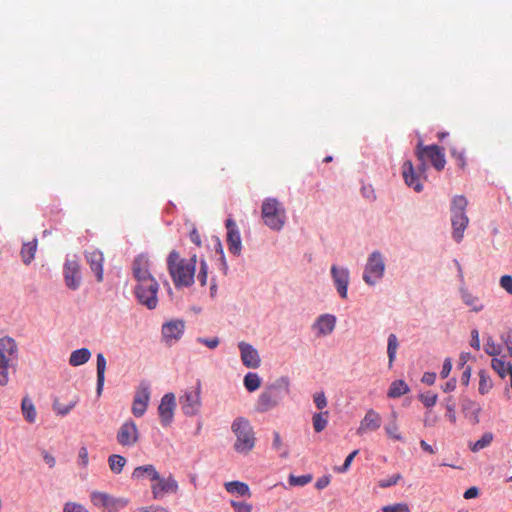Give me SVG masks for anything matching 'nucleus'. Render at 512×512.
<instances>
[{
  "mask_svg": "<svg viewBox=\"0 0 512 512\" xmlns=\"http://www.w3.org/2000/svg\"><path fill=\"white\" fill-rule=\"evenodd\" d=\"M385 431H386L387 435L394 440H397V441L404 440L402 435L400 433H398V427H397L396 423H392V424L385 426Z\"/></svg>",
  "mask_w": 512,
  "mask_h": 512,
  "instance_id": "obj_55",
  "label": "nucleus"
},
{
  "mask_svg": "<svg viewBox=\"0 0 512 512\" xmlns=\"http://www.w3.org/2000/svg\"><path fill=\"white\" fill-rule=\"evenodd\" d=\"M492 439L493 436L491 433H484L479 440L473 443V445L471 446V450L477 452L484 449L491 443Z\"/></svg>",
  "mask_w": 512,
  "mask_h": 512,
  "instance_id": "obj_45",
  "label": "nucleus"
},
{
  "mask_svg": "<svg viewBox=\"0 0 512 512\" xmlns=\"http://www.w3.org/2000/svg\"><path fill=\"white\" fill-rule=\"evenodd\" d=\"M491 366L502 379L509 375V385L512 387V363L495 356L492 358Z\"/></svg>",
  "mask_w": 512,
  "mask_h": 512,
  "instance_id": "obj_27",
  "label": "nucleus"
},
{
  "mask_svg": "<svg viewBox=\"0 0 512 512\" xmlns=\"http://www.w3.org/2000/svg\"><path fill=\"white\" fill-rule=\"evenodd\" d=\"M21 410L25 420L29 423H34L36 420V410L32 400L29 397H24L21 402Z\"/></svg>",
  "mask_w": 512,
  "mask_h": 512,
  "instance_id": "obj_33",
  "label": "nucleus"
},
{
  "mask_svg": "<svg viewBox=\"0 0 512 512\" xmlns=\"http://www.w3.org/2000/svg\"><path fill=\"white\" fill-rule=\"evenodd\" d=\"M382 418L374 409H369L364 418L360 422V427L357 433L361 434L362 431H376L381 427Z\"/></svg>",
  "mask_w": 512,
  "mask_h": 512,
  "instance_id": "obj_24",
  "label": "nucleus"
},
{
  "mask_svg": "<svg viewBox=\"0 0 512 512\" xmlns=\"http://www.w3.org/2000/svg\"><path fill=\"white\" fill-rule=\"evenodd\" d=\"M382 512H410V508L406 503H395L381 507Z\"/></svg>",
  "mask_w": 512,
  "mask_h": 512,
  "instance_id": "obj_50",
  "label": "nucleus"
},
{
  "mask_svg": "<svg viewBox=\"0 0 512 512\" xmlns=\"http://www.w3.org/2000/svg\"><path fill=\"white\" fill-rule=\"evenodd\" d=\"M418 172H416L411 160H406L402 165V174L405 184L412 188L415 192L420 193L423 191V184L420 181V173H425L427 165L426 160L420 161Z\"/></svg>",
  "mask_w": 512,
  "mask_h": 512,
  "instance_id": "obj_10",
  "label": "nucleus"
},
{
  "mask_svg": "<svg viewBox=\"0 0 512 512\" xmlns=\"http://www.w3.org/2000/svg\"><path fill=\"white\" fill-rule=\"evenodd\" d=\"M410 391L407 383L402 379L394 380L388 389L387 396L392 399L401 397Z\"/></svg>",
  "mask_w": 512,
  "mask_h": 512,
  "instance_id": "obj_31",
  "label": "nucleus"
},
{
  "mask_svg": "<svg viewBox=\"0 0 512 512\" xmlns=\"http://www.w3.org/2000/svg\"><path fill=\"white\" fill-rule=\"evenodd\" d=\"M116 439L121 446H133L139 439V432L136 423L132 419L126 420L120 426Z\"/></svg>",
  "mask_w": 512,
  "mask_h": 512,
  "instance_id": "obj_17",
  "label": "nucleus"
},
{
  "mask_svg": "<svg viewBox=\"0 0 512 512\" xmlns=\"http://www.w3.org/2000/svg\"><path fill=\"white\" fill-rule=\"evenodd\" d=\"M91 501L95 506L103 507L108 512H117L126 505V501L98 491L91 493Z\"/></svg>",
  "mask_w": 512,
  "mask_h": 512,
  "instance_id": "obj_19",
  "label": "nucleus"
},
{
  "mask_svg": "<svg viewBox=\"0 0 512 512\" xmlns=\"http://www.w3.org/2000/svg\"><path fill=\"white\" fill-rule=\"evenodd\" d=\"M231 430L236 436L234 450L241 454L249 453L255 446V432L250 421L242 416L236 417L231 425Z\"/></svg>",
  "mask_w": 512,
  "mask_h": 512,
  "instance_id": "obj_3",
  "label": "nucleus"
},
{
  "mask_svg": "<svg viewBox=\"0 0 512 512\" xmlns=\"http://www.w3.org/2000/svg\"><path fill=\"white\" fill-rule=\"evenodd\" d=\"M148 404L149 403H146L144 401L142 402L140 399L133 398L132 408H131L132 414L137 418L142 417L147 410Z\"/></svg>",
  "mask_w": 512,
  "mask_h": 512,
  "instance_id": "obj_44",
  "label": "nucleus"
},
{
  "mask_svg": "<svg viewBox=\"0 0 512 512\" xmlns=\"http://www.w3.org/2000/svg\"><path fill=\"white\" fill-rule=\"evenodd\" d=\"M399 347L397 336L391 333L387 339V355H388V367L392 368L393 363L396 359L397 349Z\"/></svg>",
  "mask_w": 512,
  "mask_h": 512,
  "instance_id": "obj_34",
  "label": "nucleus"
},
{
  "mask_svg": "<svg viewBox=\"0 0 512 512\" xmlns=\"http://www.w3.org/2000/svg\"><path fill=\"white\" fill-rule=\"evenodd\" d=\"M330 273L338 295L342 299H346L350 282V272L348 268L334 264L331 266Z\"/></svg>",
  "mask_w": 512,
  "mask_h": 512,
  "instance_id": "obj_15",
  "label": "nucleus"
},
{
  "mask_svg": "<svg viewBox=\"0 0 512 512\" xmlns=\"http://www.w3.org/2000/svg\"><path fill=\"white\" fill-rule=\"evenodd\" d=\"M238 348L245 367L256 369L260 366L259 353L251 344L241 341L238 343Z\"/></svg>",
  "mask_w": 512,
  "mask_h": 512,
  "instance_id": "obj_20",
  "label": "nucleus"
},
{
  "mask_svg": "<svg viewBox=\"0 0 512 512\" xmlns=\"http://www.w3.org/2000/svg\"><path fill=\"white\" fill-rule=\"evenodd\" d=\"M91 352L88 348H80L72 351L69 357V364L78 367L89 361Z\"/></svg>",
  "mask_w": 512,
  "mask_h": 512,
  "instance_id": "obj_29",
  "label": "nucleus"
},
{
  "mask_svg": "<svg viewBox=\"0 0 512 512\" xmlns=\"http://www.w3.org/2000/svg\"><path fill=\"white\" fill-rule=\"evenodd\" d=\"M261 216L264 224L271 230L280 231L286 221V211L277 198L267 197L261 206Z\"/></svg>",
  "mask_w": 512,
  "mask_h": 512,
  "instance_id": "obj_4",
  "label": "nucleus"
},
{
  "mask_svg": "<svg viewBox=\"0 0 512 512\" xmlns=\"http://www.w3.org/2000/svg\"><path fill=\"white\" fill-rule=\"evenodd\" d=\"M152 494L154 499H161L166 493H174L178 489L177 481L170 475L168 478L161 477L152 485Z\"/></svg>",
  "mask_w": 512,
  "mask_h": 512,
  "instance_id": "obj_21",
  "label": "nucleus"
},
{
  "mask_svg": "<svg viewBox=\"0 0 512 512\" xmlns=\"http://www.w3.org/2000/svg\"><path fill=\"white\" fill-rule=\"evenodd\" d=\"M211 245L213 246V250L215 251L216 257L220 256L221 254H225L221 239L218 236L213 235L211 237Z\"/></svg>",
  "mask_w": 512,
  "mask_h": 512,
  "instance_id": "obj_60",
  "label": "nucleus"
},
{
  "mask_svg": "<svg viewBox=\"0 0 512 512\" xmlns=\"http://www.w3.org/2000/svg\"><path fill=\"white\" fill-rule=\"evenodd\" d=\"M132 275L136 282L155 278L151 273V262L147 253H140L133 259Z\"/></svg>",
  "mask_w": 512,
  "mask_h": 512,
  "instance_id": "obj_14",
  "label": "nucleus"
},
{
  "mask_svg": "<svg viewBox=\"0 0 512 512\" xmlns=\"http://www.w3.org/2000/svg\"><path fill=\"white\" fill-rule=\"evenodd\" d=\"M261 378L260 376L255 372H248L243 379V384L245 389L252 393L255 392L259 387L261 386Z\"/></svg>",
  "mask_w": 512,
  "mask_h": 512,
  "instance_id": "obj_35",
  "label": "nucleus"
},
{
  "mask_svg": "<svg viewBox=\"0 0 512 512\" xmlns=\"http://www.w3.org/2000/svg\"><path fill=\"white\" fill-rule=\"evenodd\" d=\"M450 154L457 161V165L460 169H464L466 167L467 161L464 149L458 150L453 147L450 149Z\"/></svg>",
  "mask_w": 512,
  "mask_h": 512,
  "instance_id": "obj_46",
  "label": "nucleus"
},
{
  "mask_svg": "<svg viewBox=\"0 0 512 512\" xmlns=\"http://www.w3.org/2000/svg\"><path fill=\"white\" fill-rule=\"evenodd\" d=\"M227 492L236 494L241 497H250L251 492L249 486L241 481H229L224 484Z\"/></svg>",
  "mask_w": 512,
  "mask_h": 512,
  "instance_id": "obj_30",
  "label": "nucleus"
},
{
  "mask_svg": "<svg viewBox=\"0 0 512 512\" xmlns=\"http://www.w3.org/2000/svg\"><path fill=\"white\" fill-rule=\"evenodd\" d=\"M230 505L235 512H252L253 506L244 501L231 500Z\"/></svg>",
  "mask_w": 512,
  "mask_h": 512,
  "instance_id": "obj_52",
  "label": "nucleus"
},
{
  "mask_svg": "<svg viewBox=\"0 0 512 512\" xmlns=\"http://www.w3.org/2000/svg\"><path fill=\"white\" fill-rule=\"evenodd\" d=\"M151 397L150 383L146 380H142L135 392L134 398L140 399L142 402L149 403Z\"/></svg>",
  "mask_w": 512,
  "mask_h": 512,
  "instance_id": "obj_41",
  "label": "nucleus"
},
{
  "mask_svg": "<svg viewBox=\"0 0 512 512\" xmlns=\"http://www.w3.org/2000/svg\"><path fill=\"white\" fill-rule=\"evenodd\" d=\"M175 408V395L171 392L164 394L158 406L159 419L163 427H168L173 422Z\"/></svg>",
  "mask_w": 512,
  "mask_h": 512,
  "instance_id": "obj_18",
  "label": "nucleus"
},
{
  "mask_svg": "<svg viewBox=\"0 0 512 512\" xmlns=\"http://www.w3.org/2000/svg\"><path fill=\"white\" fill-rule=\"evenodd\" d=\"M208 277V264L204 259L200 260V268L197 275V280L199 281L201 286H205L207 283Z\"/></svg>",
  "mask_w": 512,
  "mask_h": 512,
  "instance_id": "obj_51",
  "label": "nucleus"
},
{
  "mask_svg": "<svg viewBox=\"0 0 512 512\" xmlns=\"http://www.w3.org/2000/svg\"><path fill=\"white\" fill-rule=\"evenodd\" d=\"M159 283L155 278L137 282L133 288V294L137 302L149 310L158 306Z\"/></svg>",
  "mask_w": 512,
  "mask_h": 512,
  "instance_id": "obj_6",
  "label": "nucleus"
},
{
  "mask_svg": "<svg viewBox=\"0 0 512 512\" xmlns=\"http://www.w3.org/2000/svg\"><path fill=\"white\" fill-rule=\"evenodd\" d=\"M484 350L488 355L495 357L501 354L502 345L495 343L489 336L484 344Z\"/></svg>",
  "mask_w": 512,
  "mask_h": 512,
  "instance_id": "obj_42",
  "label": "nucleus"
},
{
  "mask_svg": "<svg viewBox=\"0 0 512 512\" xmlns=\"http://www.w3.org/2000/svg\"><path fill=\"white\" fill-rule=\"evenodd\" d=\"M289 393L290 379L287 376H281L267 383L257 399L255 411L258 413H266L276 408Z\"/></svg>",
  "mask_w": 512,
  "mask_h": 512,
  "instance_id": "obj_2",
  "label": "nucleus"
},
{
  "mask_svg": "<svg viewBox=\"0 0 512 512\" xmlns=\"http://www.w3.org/2000/svg\"><path fill=\"white\" fill-rule=\"evenodd\" d=\"M63 277L68 289L76 291L82 283L81 267L77 260L66 259L63 265Z\"/></svg>",
  "mask_w": 512,
  "mask_h": 512,
  "instance_id": "obj_13",
  "label": "nucleus"
},
{
  "mask_svg": "<svg viewBox=\"0 0 512 512\" xmlns=\"http://www.w3.org/2000/svg\"><path fill=\"white\" fill-rule=\"evenodd\" d=\"M17 344L11 337L5 336L0 338V386L7 385L9 359L6 354L12 356L17 353Z\"/></svg>",
  "mask_w": 512,
  "mask_h": 512,
  "instance_id": "obj_9",
  "label": "nucleus"
},
{
  "mask_svg": "<svg viewBox=\"0 0 512 512\" xmlns=\"http://www.w3.org/2000/svg\"><path fill=\"white\" fill-rule=\"evenodd\" d=\"M336 326V316L333 314H322L314 322L312 328L317 331L318 336L331 334Z\"/></svg>",
  "mask_w": 512,
  "mask_h": 512,
  "instance_id": "obj_23",
  "label": "nucleus"
},
{
  "mask_svg": "<svg viewBox=\"0 0 512 512\" xmlns=\"http://www.w3.org/2000/svg\"><path fill=\"white\" fill-rule=\"evenodd\" d=\"M126 462V458L119 454H112L108 457L109 468L115 474L122 472Z\"/></svg>",
  "mask_w": 512,
  "mask_h": 512,
  "instance_id": "obj_36",
  "label": "nucleus"
},
{
  "mask_svg": "<svg viewBox=\"0 0 512 512\" xmlns=\"http://www.w3.org/2000/svg\"><path fill=\"white\" fill-rule=\"evenodd\" d=\"M144 477H147L152 481H156L159 478V473L152 464L138 466L133 470L132 479L141 480Z\"/></svg>",
  "mask_w": 512,
  "mask_h": 512,
  "instance_id": "obj_28",
  "label": "nucleus"
},
{
  "mask_svg": "<svg viewBox=\"0 0 512 512\" xmlns=\"http://www.w3.org/2000/svg\"><path fill=\"white\" fill-rule=\"evenodd\" d=\"M461 409L465 418H467L472 424L479 423V413L481 411V407L477 402L467 397H463L461 399Z\"/></svg>",
  "mask_w": 512,
  "mask_h": 512,
  "instance_id": "obj_25",
  "label": "nucleus"
},
{
  "mask_svg": "<svg viewBox=\"0 0 512 512\" xmlns=\"http://www.w3.org/2000/svg\"><path fill=\"white\" fill-rule=\"evenodd\" d=\"M500 285L508 294H512V275H503L500 279Z\"/></svg>",
  "mask_w": 512,
  "mask_h": 512,
  "instance_id": "obj_61",
  "label": "nucleus"
},
{
  "mask_svg": "<svg viewBox=\"0 0 512 512\" xmlns=\"http://www.w3.org/2000/svg\"><path fill=\"white\" fill-rule=\"evenodd\" d=\"M185 332V322L182 319H173L163 323L161 327L162 341L171 346L179 341Z\"/></svg>",
  "mask_w": 512,
  "mask_h": 512,
  "instance_id": "obj_12",
  "label": "nucleus"
},
{
  "mask_svg": "<svg viewBox=\"0 0 512 512\" xmlns=\"http://www.w3.org/2000/svg\"><path fill=\"white\" fill-rule=\"evenodd\" d=\"M79 465L86 467L88 464V450L86 447H81L78 452Z\"/></svg>",
  "mask_w": 512,
  "mask_h": 512,
  "instance_id": "obj_63",
  "label": "nucleus"
},
{
  "mask_svg": "<svg viewBox=\"0 0 512 512\" xmlns=\"http://www.w3.org/2000/svg\"><path fill=\"white\" fill-rule=\"evenodd\" d=\"M272 449L277 451L281 458H287L289 456V450L286 445L283 444L279 432H273Z\"/></svg>",
  "mask_w": 512,
  "mask_h": 512,
  "instance_id": "obj_40",
  "label": "nucleus"
},
{
  "mask_svg": "<svg viewBox=\"0 0 512 512\" xmlns=\"http://www.w3.org/2000/svg\"><path fill=\"white\" fill-rule=\"evenodd\" d=\"M37 249V239L24 243L21 248V257L24 264H30L34 258Z\"/></svg>",
  "mask_w": 512,
  "mask_h": 512,
  "instance_id": "obj_32",
  "label": "nucleus"
},
{
  "mask_svg": "<svg viewBox=\"0 0 512 512\" xmlns=\"http://www.w3.org/2000/svg\"><path fill=\"white\" fill-rule=\"evenodd\" d=\"M467 199L462 195H456L451 202V225L452 238L460 243L464 237V231L468 226L469 219L466 215Z\"/></svg>",
  "mask_w": 512,
  "mask_h": 512,
  "instance_id": "obj_5",
  "label": "nucleus"
},
{
  "mask_svg": "<svg viewBox=\"0 0 512 512\" xmlns=\"http://www.w3.org/2000/svg\"><path fill=\"white\" fill-rule=\"evenodd\" d=\"M312 478L311 474H303L299 476L290 474L288 482L291 486H305L312 481Z\"/></svg>",
  "mask_w": 512,
  "mask_h": 512,
  "instance_id": "obj_43",
  "label": "nucleus"
},
{
  "mask_svg": "<svg viewBox=\"0 0 512 512\" xmlns=\"http://www.w3.org/2000/svg\"><path fill=\"white\" fill-rule=\"evenodd\" d=\"M227 229V245L229 252L235 256H239L242 250V241L239 228L236 221L230 216L225 220Z\"/></svg>",
  "mask_w": 512,
  "mask_h": 512,
  "instance_id": "obj_16",
  "label": "nucleus"
},
{
  "mask_svg": "<svg viewBox=\"0 0 512 512\" xmlns=\"http://www.w3.org/2000/svg\"><path fill=\"white\" fill-rule=\"evenodd\" d=\"M85 259L97 282L103 281L104 255L100 250L85 252Z\"/></svg>",
  "mask_w": 512,
  "mask_h": 512,
  "instance_id": "obj_22",
  "label": "nucleus"
},
{
  "mask_svg": "<svg viewBox=\"0 0 512 512\" xmlns=\"http://www.w3.org/2000/svg\"><path fill=\"white\" fill-rule=\"evenodd\" d=\"M418 398L426 408H431L436 404L438 396L435 393L427 392L419 394Z\"/></svg>",
  "mask_w": 512,
  "mask_h": 512,
  "instance_id": "obj_47",
  "label": "nucleus"
},
{
  "mask_svg": "<svg viewBox=\"0 0 512 512\" xmlns=\"http://www.w3.org/2000/svg\"><path fill=\"white\" fill-rule=\"evenodd\" d=\"M452 370V362L450 358H446L442 365V370L440 371V377L445 379L449 376Z\"/></svg>",
  "mask_w": 512,
  "mask_h": 512,
  "instance_id": "obj_62",
  "label": "nucleus"
},
{
  "mask_svg": "<svg viewBox=\"0 0 512 512\" xmlns=\"http://www.w3.org/2000/svg\"><path fill=\"white\" fill-rule=\"evenodd\" d=\"M446 417L450 422L454 423L456 421V413H455V402L453 398L450 396L446 399Z\"/></svg>",
  "mask_w": 512,
  "mask_h": 512,
  "instance_id": "obj_54",
  "label": "nucleus"
},
{
  "mask_svg": "<svg viewBox=\"0 0 512 512\" xmlns=\"http://www.w3.org/2000/svg\"><path fill=\"white\" fill-rule=\"evenodd\" d=\"M361 195L370 202H373L376 200V194H375L374 188L370 184L362 185Z\"/></svg>",
  "mask_w": 512,
  "mask_h": 512,
  "instance_id": "obj_57",
  "label": "nucleus"
},
{
  "mask_svg": "<svg viewBox=\"0 0 512 512\" xmlns=\"http://www.w3.org/2000/svg\"><path fill=\"white\" fill-rule=\"evenodd\" d=\"M358 453L359 450H353L350 454L347 455V457L344 460V463L339 467H335L334 470L337 473H346L350 469L351 463Z\"/></svg>",
  "mask_w": 512,
  "mask_h": 512,
  "instance_id": "obj_48",
  "label": "nucleus"
},
{
  "mask_svg": "<svg viewBox=\"0 0 512 512\" xmlns=\"http://www.w3.org/2000/svg\"><path fill=\"white\" fill-rule=\"evenodd\" d=\"M461 298L463 302L472 308V311L479 312L483 309V305L479 304L478 298L473 296L468 290L461 288Z\"/></svg>",
  "mask_w": 512,
  "mask_h": 512,
  "instance_id": "obj_37",
  "label": "nucleus"
},
{
  "mask_svg": "<svg viewBox=\"0 0 512 512\" xmlns=\"http://www.w3.org/2000/svg\"><path fill=\"white\" fill-rule=\"evenodd\" d=\"M138 512H169L167 508L163 506H148L140 507L137 509Z\"/></svg>",
  "mask_w": 512,
  "mask_h": 512,
  "instance_id": "obj_64",
  "label": "nucleus"
},
{
  "mask_svg": "<svg viewBox=\"0 0 512 512\" xmlns=\"http://www.w3.org/2000/svg\"><path fill=\"white\" fill-rule=\"evenodd\" d=\"M166 262L168 272L176 288L193 285L197 262L195 254L187 260L181 258L178 251L172 250Z\"/></svg>",
  "mask_w": 512,
  "mask_h": 512,
  "instance_id": "obj_1",
  "label": "nucleus"
},
{
  "mask_svg": "<svg viewBox=\"0 0 512 512\" xmlns=\"http://www.w3.org/2000/svg\"><path fill=\"white\" fill-rule=\"evenodd\" d=\"M401 478H402V475L400 473L393 474L387 479L379 480L378 486L381 488H389L391 486L396 485Z\"/></svg>",
  "mask_w": 512,
  "mask_h": 512,
  "instance_id": "obj_53",
  "label": "nucleus"
},
{
  "mask_svg": "<svg viewBox=\"0 0 512 512\" xmlns=\"http://www.w3.org/2000/svg\"><path fill=\"white\" fill-rule=\"evenodd\" d=\"M479 375V387L478 391L481 395H485L492 388V381L488 374V372L484 369H481L478 373Z\"/></svg>",
  "mask_w": 512,
  "mask_h": 512,
  "instance_id": "obj_38",
  "label": "nucleus"
},
{
  "mask_svg": "<svg viewBox=\"0 0 512 512\" xmlns=\"http://www.w3.org/2000/svg\"><path fill=\"white\" fill-rule=\"evenodd\" d=\"M415 155L419 161L429 160L437 171H442L446 165L445 149L437 144L424 145L420 140Z\"/></svg>",
  "mask_w": 512,
  "mask_h": 512,
  "instance_id": "obj_7",
  "label": "nucleus"
},
{
  "mask_svg": "<svg viewBox=\"0 0 512 512\" xmlns=\"http://www.w3.org/2000/svg\"><path fill=\"white\" fill-rule=\"evenodd\" d=\"M75 405L76 402H70L69 404L66 405L60 404L59 402H54L53 410L56 412L57 415L66 416L75 407Z\"/></svg>",
  "mask_w": 512,
  "mask_h": 512,
  "instance_id": "obj_49",
  "label": "nucleus"
},
{
  "mask_svg": "<svg viewBox=\"0 0 512 512\" xmlns=\"http://www.w3.org/2000/svg\"><path fill=\"white\" fill-rule=\"evenodd\" d=\"M106 358L102 353L97 354L96 358V372H97V384H96V394L97 396H101L104 383H105V370H106Z\"/></svg>",
  "mask_w": 512,
  "mask_h": 512,
  "instance_id": "obj_26",
  "label": "nucleus"
},
{
  "mask_svg": "<svg viewBox=\"0 0 512 512\" xmlns=\"http://www.w3.org/2000/svg\"><path fill=\"white\" fill-rule=\"evenodd\" d=\"M328 414V411L313 414L312 422L315 432H322L326 428L328 423Z\"/></svg>",
  "mask_w": 512,
  "mask_h": 512,
  "instance_id": "obj_39",
  "label": "nucleus"
},
{
  "mask_svg": "<svg viewBox=\"0 0 512 512\" xmlns=\"http://www.w3.org/2000/svg\"><path fill=\"white\" fill-rule=\"evenodd\" d=\"M197 342L207 346L210 349H215L219 345L220 340L218 337H212V338L198 337Z\"/></svg>",
  "mask_w": 512,
  "mask_h": 512,
  "instance_id": "obj_59",
  "label": "nucleus"
},
{
  "mask_svg": "<svg viewBox=\"0 0 512 512\" xmlns=\"http://www.w3.org/2000/svg\"><path fill=\"white\" fill-rule=\"evenodd\" d=\"M384 272V257L380 251L375 250L368 256L362 278L367 285L374 286L383 278Z\"/></svg>",
  "mask_w": 512,
  "mask_h": 512,
  "instance_id": "obj_8",
  "label": "nucleus"
},
{
  "mask_svg": "<svg viewBox=\"0 0 512 512\" xmlns=\"http://www.w3.org/2000/svg\"><path fill=\"white\" fill-rule=\"evenodd\" d=\"M201 383L197 382V386L192 390L185 391L184 395L180 397V404L183 413L186 416L196 415L201 408Z\"/></svg>",
  "mask_w": 512,
  "mask_h": 512,
  "instance_id": "obj_11",
  "label": "nucleus"
},
{
  "mask_svg": "<svg viewBox=\"0 0 512 512\" xmlns=\"http://www.w3.org/2000/svg\"><path fill=\"white\" fill-rule=\"evenodd\" d=\"M63 512H89L83 505L75 502H67L64 504Z\"/></svg>",
  "mask_w": 512,
  "mask_h": 512,
  "instance_id": "obj_58",
  "label": "nucleus"
},
{
  "mask_svg": "<svg viewBox=\"0 0 512 512\" xmlns=\"http://www.w3.org/2000/svg\"><path fill=\"white\" fill-rule=\"evenodd\" d=\"M313 401L319 410H323L327 406V398L323 391L316 392L313 396Z\"/></svg>",
  "mask_w": 512,
  "mask_h": 512,
  "instance_id": "obj_56",
  "label": "nucleus"
}]
</instances>
